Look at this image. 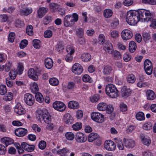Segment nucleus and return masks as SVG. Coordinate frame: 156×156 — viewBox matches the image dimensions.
Wrapping results in <instances>:
<instances>
[{
    "instance_id": "nucleus-1",
    "label": "nucleus",
    "mask_w": 156,
    "mask_h": 156,
    "mask_svg": "<svg viewBox=\"0 0 156 156\" xmlns=\"http://www.w3.org/2000/svg\"><path fill=\"white\" fill-rule=\"evenodd\" d=\"M153 15L149 10L141 9L138 11L130 10L128 12L126 20L130 25H134L139 21L148 22L151 21Z\"/></svg>"
},
{
    "instance_id": "nucleus-2",
    "label": "nucleus",
    "mask_w": 156,
    "mask_h": 156,
    "mask_svg": "<svg viewBox=\"0 0 156 156\" xmlns=\"http://www.w3.org/2000/svg\"><path fill=\"white\" fill-rule=\"evenodd\" d=\"M36 118L41 122L43 120L47 124L51 123V121L50 115L48 110L45 109L37 110L36 114Z\"/></svg>"
},
{
    "instance_id": "nucleus-3",
    "label": "nucleus",
    "mask_w": 156,
    "mask_h": 156,
    "mask_svg": "<svg viewBox=\"0 0 156 156\" xmlns=\"http://www.w3.org/2000/svg\"><path fill=\"white\" fill-rule=\"evenodd\" d=\"M106 94L111 97L114 98L119 95V91L115 86L112 84H108L105 87Z\"/></svg>"
},
{
    "instance_id": "nucleus-4",
    "label": "nucleus",
    "mask_w": 156,
    "mask_h": 156,
    "mask_svg": "<svg viewBox=\"0 0 156 156\" xmlns=\"http://www.w3.org/2000/svg\"><path fill=\"white\" fill-rule=\"evenodd\" d=\"M144 68L146 73L148 75H151L152 73L153 67L151 62L146 59L144 63Z\"/></svg>"
},
{
    "instance_id": "nucleus-5",
    "label": "nucleus",
    "mask_w": 156,
    "mask_h": 156,
    "mask_svg": "<svg viewBox=\"0 0 156 156\" xmlns=\"http://www.w3.org/2000/svg\"><path fill=\"white\" fill-rule=\"evenodd\" d=\"M91 118L97 122L101 123L104 121V115L98 112H93L91 114Z\"/></svg>"
},
{
    "instance_id": "nucleus-6",
    "label": "nucleus",
    "mask_w": 156,
    "mask_h": 156,
    "mask_svg": "<svg viewBox=\"0 0 156 156\" xmlns=\"http://www.w3.org/2000/svg\"><path fill=\"white\" fill-rule=\"evenodd\" d=\"M121 35L123 40L126 41L130 39L133 37V34L129 30L125 29L121 32Z\"/></svg>"
},
{
    "instance_id": "nucleus-7",
    "label": "nucleus",
    "mask_w": 156,
    "mask_h": 156,
    "mask_svg": "<svg viewBox=\"0 0 156 156\" xmlns=\"http://www.w3.org/2000/svg\"><path fill=\"white\" fill-rule=\"evenodd\" d=\"M54 108L59 112H63L65 110L66 107L64 104L61 101H56L53 104Z\"/></svg>"
},
{
    "instance_id": "nucleus-8",
    "label": "nucleus",
    "mask_w": 156,
    "mask_h": 156,
    "mask_svg": "<svg viewBox=\"0 0 156 156\" xmlns=\"http://www.w3.org/2000/svg\"><path fill=\"white\" fill-rule=\"evenodd\" d=\"M66 51L68 54L66 57V61L70 62L73 60V57L71 55L74 52V48L70 46H68L66 48Z\"/></svg>"
},
{
    "instance_id": "nucleus-9",
    "label": "nucleus",
    "mask_w": 156,
    "mask_h": 156,
    "mask_svg": "<svg viewBox=\"0 0 156 156\" xmlns=\"http://www.w3.org/2000/svg\"><path fill=\"white\" fill-rule=\"evenodd\" d=\"M24 100L26 103L29 106L32 105L35 101L34 97L31 94L29 93L25 95Z\"/></svg>"
},
{
    "instance_id": "nucleus-10",
    "label": "nucleus",
    "mask_w": 156,
    "mask_h": 156,
    "mask_svg": "<svg viewBox=\"0 0 156 156\" xmlns=\"http://www.w3.org/2000/svg\"><path fill=\"white\" fill-rule=\"evenodd\" d=\"M75 139L78 143H83L87 141V137L83 133L79 132L76 134Z\"/></svg>"
},
{
    "instance_id": "nucleus-11",
    "label": "nucleus",
    "mask_w": 156,
    "mask_h": 156,
    "mask_svg": "<svg viewBox=\"0 0 156 156\" xmlns=\"http://www.w3.org/2000/svg\"><path fill=\"white\" fill-rule=\"evenodd\" d=\"M63 22L64 26L66 27H71L74 24L73 22L72 15H67L65 16Z\"/></svg>"
},
{
    "instance_id": "nucleus-12",
    "label": "nucleus",
    "mask_w": 156,
    "mask_h": 156,
    "mask_svg": "<svg viewBox=\"0 0 156 156\" xmlns=\"http://www.w3.org/2000/svg\"><path fill=\"white\" fill-rule=\"evenodd\" d=\"M132 93V90L126 86H123L121 89V94L122 97L126 98L130 96Z\"/></svg>"
},
{
    "instance_id": "nucleus-13",
    "label": "nucleus",
    "mask_w": 156,
    "mask_h": 156,
    "mask_svg": "<svg viewBox=\"0 0 156 156\" xmlns=\"http://www.w3.org/2000/svg\"><path fill=\"white\" fill-rule=\"evenodd\" d=\"M104 147L106 150L111 151L115 149L116 145L113 142L108 140L105 142Z\"/></svg>"
},
{
    "instance_id": "nucleus-14",
    "label": "nucleus",
    "mask_w": 156,
    "mask_h": 156,
    "mask_svg": "<svg viewBox=\"0 0 156 156\" xmlns=\"http://www.w3.org/2000/svg\"><path fill=\"white\" fill-rule=\"evenodd\" d=\"M72 70L73 72L75 74L80 75L82 72L83 69L80 65L76 63L73 66Z\"/></svg>"
},
{
    "instance_id": "nucleus-15",
    "label": "nucleus",
    "mask_w": 156,
    "mask_h": 156,
    "mask_svg": "<svg viewBox=\"0 0 156 156\" xmlns=\"http://www.w3.org/2000/svg\"><path fill=\"white\" fill-rule=\"evenodd\" d=\"M48 11V9L47 7H39L37 11L38 17L39 18H42Z\"/></svg>"
},
{
    "instance_id": "nucleus-16",
    "label": "nucleus",
    "mask_w": 156,
    "mask_h": 156,
    "mask_svg": "<svg viewBox=\"0 0 156 156\" xmlns=\"http://www.w3.org/2000/svg\"><path fill=\"white\" fill-rule=\"evenodd\" d=\"M15 112L19 115H21L26 113V110L20 103H17L14 109Z\"/></svg>"
},
{
    "instance_id": "nucleus-17",
    "label": "nucleus",
    "mask_w": 156,
    "mask_h": 156,
    "mask_svg": "<svg viewBox=\"0 0 156 156\" xmlns=\"http://www.w3.org/2000/svg\"><path fill=\"white\" fill-rule=\"evenodd\" d=\"M27 132V129L20 128L16 129L15 130V133L17 136L22 137L24 136Z\"/></svg>"
},
{
    "instance_id": "nucleus-18",
    "label": "nucleus",
    "mask_w": 156,
    "mask_h": 156,
    "mask_svg": "<svg viewBox=\"0 0 156 156\" xmlns=\"http://www.w3.org/2000/svg\"><path fill=\"white\" fill-rule=\"evenodd\" d=\"M32 12V9L31 7H25L20 10V13L21 15L27 16Z\"/></svg>"
},
{
    "instance_id": "nucleus-19",
    "label": "nucleus",
    "mask_w": 156,
    "mask_h": 156,
    "mask_svg": "<svg viewBox=\"0 0 156 156\" xmlns=\"http://www.w3.org/2000/svg\"><path fill=\"white\" fill-rule=\"evenodd\" d=\"M36 72L34 69H30L28 72V75L29 77L35 81L38 80L37 74H36Z\"/></svg>"
},
{
    "instance_id": "nucleus-20",
    "label": "nucleus",
    "mask_w": 156,
    "mask_h": 156,
    "mask_svg": "<svg viewBox=\"0 0 156 156\" xmlns=\"http://www.w3.org/2000/svg\"><path fill=\"white\" fill-rule=\"evenodd\" d=\"M21 145L23 149L28 152H32L33 151L35 147L34 145H30L26 142H23Z\"/></svg>"
},
{
    "instance_id": "nucleus-21",
    "label": "nucleus",
    "mask_w": 156,
    "mask_h": 156,
    "mask_svg": "<svg viewBox=\"0 0 156 156\" xmlns=\"http://www.w3.org/2000/svg\"><path fill=\"white\" fill-rule=\"evenodd\" d=\"M63 120L64 122L68 125L72 123L73 122V118L69 113H66L64 115Z\"/></svg>"
},
{
    "instance_id": "nucleus-22",
    "label": "nucleus",
    "mask_w": 156,
    "mask_h": 156,
    "mask_svg": "<svg viewBox=\"0 0 156 156\" xmlns=\"http://www.w3.org/2000/svg\"><path fill=\"white\" fill-rule=\"evenodd\" d=\"M146 95L147 99L150 100H154L156 97L155 93L151 90H147Z\"/></svg>"
},
{
    "instance_id": "nucleus-23",
    "label": "nucleus",
    "mask_w": 156,
    "mask_h": 156,
    "mask_svg": "<svg viewBox=\"0 0 156 156\" xmlns=\"http://www.w3.org/2000/svg\"><path fill=\"white\" fill-rule=\"evenodd\" d=\"M1 141L2 143L4 144L6 146L9 144L14 143V141L12 138L9 137H4L1 139Z\"/></svg>"
},
{
    "instance_id": "nucleus-24",
    "label": "nucleus",
    "mask_w": 156,
    "mask_h": 156,
    "mask_svg": "<svg viewBox=\"0 0 156 156\" xmlns=\"http://www.w3.org/2000/svg\"><path fill=\"white\" fill-rule=\"evenodd\" d=\"M68 107L71 109H77L79 108V105L77 102L72 101L69 102Z\"/></svg>"
},
{
    "instance_id": "nucleus-25",
    "label": "nucleus",
    "mask_w": 156,
    "mask_h": 156,
    "mask_svg": "<svg viewBox=\"0 0 156 156\" xmlns=\"http://www.w3.org/2000/svg\"><path fill=\"white\" fill-rule=\"evenodd\" d=\"M125 146L128 148H133L135 145L134 141L131 140L124 139Z\"/></svg>"
},
{
    "instance_id": "nucleus-26",
    "label": "nucleus",
    "mask_w": 156,
    "mask_h": 156,
    "mask_svg": "<svg viewBox=\"0 0 156 156\" xmlns=\"http://www.w3.org/2000/svg\"><path fill=\"white\" fill-rule=\"evenodd\" d=\"M112 69V67L110 66H105L103 70V73L104 75H108L111 73Z\"/></svg>"
},
{
    "instance_id": "nucleus-27",
    "label": "nucleus",
    "mask_w": 156,
    "mask_h": 156,
    "mask_svg": "<svg viewBox=\"0 0 156 156\" xmlns=\"http://www.w3.org/2000/svg\"><path fill=\"white\" fill-rule=\"evenodd\" d=\"M45 65L46 67L48 69H50L53 65V62L52 60L50 58H47L45 60Z\"/></svg>"
},
{
    "instance_id": "nucleus-28",
    "label": "nucleus",
    "mask_w": 156,
    "mask_h": 156,
    "mask_svg": "<svg viewBox=\"0 0 156 156\" xmlns=\"http://www.w3.org/2000/svg\"><path fill=\"white\" fill-rule=\"evenodd\" d=\"M136 48V43L133 41H131L129 44V51L131 53L134 52Z\"/></svg>"
},
{
    "instance_id": "nucleus-29",
    "label": "nucleus",
    "mask_w": 156,
    "mask_h": 156,
    "mask_svg": "<svg viewBox=\"0 0 156 156\" xmlns=\"http://www.w3.org/2000/svg\"><path fill=\"white\" fill-rule=\"evenodd\" d=\"M91 58L90 55L88 53H84L81 56V58L83 61L88 62L90 60Z\"/></svg>"
},
{
    "instance_id": "nucleus-30",
    "label": "nucleus",
    "mask_w": 156,
    "mask_h": 156,
    "mask_svg": "<svg viewBox=\"0 0 156 156\" xmlns=\"http://www.w3.org/2000/svg\"><path fill=\"white\" fill-rule=\"evenodd\" d=\"M105 50L108 53L111 54L113 50V46L112 44L110 42L105 43L104 46Z\"/></svg>"
},
{
    "instance_id": "nucleus-31",
    "label": "nucleus",
    "mask_w": 156,
    "mask_h": 156,
    "mask_svg": "<svg viewBox=\"0 0 156 156\" xmlns=\"http://www.w3.org/2000/svg\"><path fill=\"white\" fill-rule=\"evenodd\" d=\"M108 107V105L105 103L101 102L99 103L98 105L97 109L100 111L105 110Z\"/></svg>"
},
{
    "instance_id": "nucleus-32",
    "label": "nucleus",
    "mask_w": 156,
    "mask_h": 156,
    "mask_svg": "<svg viewBox=\"0 0 156 156\" xmlns=\"http://www.w3.org/2000/svg\"><path fill=\"white\" fill-rule=\"evenodd\" d=\"M98 136V135L96 133H91L88 136V140L89 142H92L97 139Z\"/></svg>"
},
{
    "instance_id": "nucleus-33",
    "label": "nucleus",
    "mask_w": 156,
    "mask_h": 156,
    "mask_svg": "<svg viewBox=\"0 0 156 156\" xmlns=\"http://www.w3.org/2000/svg\"><path fill=\"white\" fill-rule=\"evenodd\" d=\"M104 16L106 18H109L111 17L113 14L112 11L110 9H106L104 10Z\"/></svg>"
},
{
    "instance_id": "nucleus-34",
    "label": "nucleus",
    "mask_w": 156,
    "mask_h": 156,
    "mask_svg": "<svg viewBox=\"0 0 156 156\" xmlns=\"http://www.w3.org/2000/svg\"><path fill=\"white\" fill-rule=\"evenodd\" d=\"M69 151V150L66 148H64L62 149H60L57 151L58 154L61 156H65L66 154Z\"/></svg>"
},
{
    "instance_id": "nucleus-35",
    "label": "nucleus",
    "mask_w": 156,
    "mask_h": 156,
    "mask_svg": "<svg viewBox=\"0 0 156 156\" xmlns=\"http://www.w3.org/2000/svg\"><path fill=\"white\" fill-rule=\"evenodd\" d=\"M66 138L69 140H72L74 138V135L71 132H67L65 134Z\"/></svg>"
},
{
    "instance_id": "nucleus-36",
    "label": "nucleus",
    "mask_w": 156,
    "mask_h": 156,
    "mask_svg": "<svg viewBox=\"0 0 156 156\" xmlns=\"http://www.w3.org/2000/svg\"><path fill=\"white\" fill-rule=\"evenodd\" d=\"M140 137L142 143L144 145L148 146L151 143V140L145 138L143 135H141Z\"/></svg>"
},
{
    "instance_id": "nucleus-37",
    "label": "nucleus",
    "mask_w": 156,
    "mask_h": 156,
    "mask_svg": "<svg viewBox=\"0 0 156 156\" xmlns=\"http://www.w3.org/2000/svg\"><path fill=\"white\" fill-rule=\"evenodd\" d=\"M52 20V17L50 16L47 15L43 19V23L44 25H47Z\"/></svg>"
},
{
    "instance_id": "nucleus-38",
    "label": "nucleus",
    "mask_w": 156,
    "mask_h": 156,
    "mask_svg": "<svg viewBox=\"0 0 156 156\" xmlns=\"http://www.w3.org/2000/svg\"><path fill=\"white\" fill-rule=\"evenodd\" d=\"M127 81L129 83H133L135 82L136 78L132 74L128 75L126 78Z\"/></svg>"
},
{
    "instance_id": "nucleus-39",
    "label": "nucleus",
    "mask_w": 156,
    "mask_h": 156,
    "mask_svg": "<svg viewBox=\"0 0 156 156\" xmlns=\"http://www.w3.org/2000/svg\"><path fill=\"white\" fill-rule=\"evenodd\" d=\"M49 7L51 11L55 12L58 9L59 5L57 4L51 3L49 4Z\"/></svg>"
},
{
    "instance_id": "nucleus-40",
    "label": "nucleus",
    "mask_w": 156,
    "mask_h": 156,
    "mask_svg": "<svg viewBox=\"0 0 156 156\" xmlns=\"http://www.w3.org/2000/svg\"><path fill=\"white\" fill-rule=\"evenodd\" d=\"M50 84L54 86H56L59 84V81L58 80L54 77L51 78L49 80Z\"/></svg>"
},
{
    "instance_id": "nucleus-41",
    "label": "nucleus",
    "mask_w": 156,
    "mask_h": 156,
    "mask_svg": "<svg viewBox=\"0 0 156 156\" xmlns=\"http://www.w3.org/2000/svg\"><path fill=\"white\" fill-rule=\"evenodd\" d=\"M136 119L142 121L145 119V117L144 113L142 112H139L136 115Z\"/></svg>"
},
{
    "instance_id": "nucleus-42",
    "label": "nucleus",
    "mask_w": 156,
    "mask_h": 156,
    "mask_svg": "<svg viewBox=\"0 0 156 156\" xmlns=\"http://www.w3.org/2000/svg\"><path fill=\"white\" fill-rule=\"evenodd\" d=\"M73 129L77 131L81 129L82 128V123L80 122H77L72 126Z\"/></svg>"
},
{
    "instance_id": "nucleus-43",
    "label": "nucleus",
    "mask_w": 156,
    "mask_h": 156,
    "mask_svg": "<svg viewBox=\"0 0 156 156\" xmlns=\"http://www.w3.org/2000/svg\"><path fill=\"white\" fill-rule=\"evenodd\" d=\"M142 36L143 39L146 42L150 40L151 37L150 34L146 32L143 33Z\"/></svg>"
},
{
    "instance_id": "nucleus-44",
    "label": "nucleus",
    "mask_w": 156,
    "mask_h": 156,
    "mask_svg": "<svg viewBox=\"0 0 156 156\" xmlns=\"http://www.w3.org/2000/svg\"><path fill=\"white\" fill-rule=\"evenodd\" d=\"M26 33L27 34L30 35L32 36L34 34L33 31V27L31 25H28L26 28Z\"/></svg>"
},
{
    "instance_id": "nucleus-45",
    "label": "nucleus",
    "mask_w": 156,
    "mask_h": 156,
    "mask_svg": "<svg viewBox=\"0 0 156 156\" xmlns=\"http://www.w3.org/2000/svg\"><path fill=\"white\" fill-rule=\"evenodd\" d=\"M35 98L36 100L39 102H42L44 100L43 96L41 93L39 92L36 94Z\"/></svg>"
},
{
    "instance_id": "nucleus-46",
    "label": "nucleus",
    "mask_w": 156,
    "mask_h": 156,
    "mask_svg": "<svg viewBox=\"0 0 156 156\" xmlns=\"http://www.w3.org/2000/svg\"><path fill=\"white\" fill-rule=\"evenodd\" d=\"M17 72L13 70H11L10 71L9 73V76L11 80L15 79L16 77Z\"/></svg>"
},
{
    "instance_id": "nucleus-47",
    "label": "nucleus",
    "mask_w": 156,
    "mask_h": 156,
    "mask_svg": "<svg viewBox=\"0 0 156 156\" xmlns=\"http://www.w3.org/2000/svg\"><path fill=\"white\" fill-rule=\"evenodd\" d=\"M100 99V96L98 94H95L91 97L90 100L92 102H96L98 101Z\"/></svg>"
},
{
    "instance_id": "nucleus-48",
    "label": "nucleus",
    "mask_w": 156,
    "mask_h": 156,
    "mask_svg": "<svg viewBox=\"0 0 156 156\" xmlns=\"http://www.w3.org/2000/svg\"><path fill=\"white\" fill-rule=\"evenodd\" d=\"M7 92L6 87L4 85L0 86V94L2 95L5 94Z\"/></svg>"
},
{
    "instance_id": "nucleus-49",
    "label": "nucleus",
    "mask_w": 156,
    "mask_h": 156,
    "mask_svg": "<svg viewBox=\"0 0 156 156\" xmlns=\"http://www.w3.org/2000/svg\"><path fill=\"white\" fill-rule=\"evenodd\" d=\"M40 41L37 39H35L33 41L34 47L36 48H39L40 47Z\"/></svg>"
},
{
    "instance_id": "nucleus-50",
    "label": "nucleus",
    "mask_w": 156,
    "mask_h": 156,
    "mask_svg": "<svg viewBox=\"0 0 156 156\" xmlns=\"http://www.w3.org/2000/svg\"><path fill=\"white\" fill-rule=\"evenodd\" d=\"M152 124L150 122H147L145 123L143 126V129L145 130H149L152 128Z\"/></svg>"
},
{
    "instance_id": "nucleus-51",
    "label": "nucleus",
    "mask_w": 156,
    "mask_h": 156,
    "mask_svg": "<svg viewBox=\"0 0 156 156\" xmlns=\"http://www.w3.org/2000/svg\"><path fill=\"white\" fill-rule=\"evenodd\" d=\"M24 25L23 22L19 20H16L15 21V25L16 27H20L23 26Z\"/></svg>"
},
{
    "instance_id": "nucleus-52",
    "label": "nucleus",
    "mask_w": 156,
    "mask_h": 156,
    "mask_svg": "<svg viewBox=\"0 0 156 156\" xmlns=\"http://www.w3.org/2000/svg\"><path fill=\"white\" fill-rule=\"evenodd\" d=\"M105 41V36L102 34H100L98 37V42L100 44H103Z\"/></svg>"
},
{
    "instance_id": "nucleus-53",
    "label": "nucleus",
    "mask_w": 156,
    "mask_h": 156,
    "mask_svg": "<svg viewBox=\"0 0 156 156\" xmlns=\"http://www.w3.org/2000/svg\"><path fill=\"white\" fill-rule=\"evenodd\" d=\"M52 35V32L50 30H47L45 31L44 34V36L47 38L51 37Z\"/></svg>"
},
{
    "instance_id": "nucleus-54",
    "label": "nucleus",
    "mask_w": 156,
    "mask_h": 156,
    "mask_svg": "<svg viewBox=\"0 0 156 156\" xmlns=\"http://www.w3.org/2000/svg\"><path fill=\"white\" fill-rule=\"evenodd\" d=\"M56 49L58 52H62L64 48L61 42H59L57 44L56 46Z\"/></svg>"
},
{
    "instance_id": "nucleus-55",
    "label": "nucleus",
    "mask_w": 156,
    "mask_h": 156,
    "mask_svg": "<svg viewBox=\"0 0 156 156\" xmlns=\"http://www.w3.org/2000/svg\"><path fill=\"white\" fill-rule=\"evenodd\" d=\"M83 30L82 28H79L76 30V34L79 37H83Z\"/></svg>"
},
{
    "instance_id": "nucleus-56",
    "label": "nucleus",
    "mask_w": 156,
    "mask_h": 156,
    "mask_svg": "<svg viewBox=\"0 0 156 156\" xmlns=\"http://www.w3.org/2000/svg\"><path fill=\"white\" fill-rule=\"evenodd\" d=\"M117 145L119 149L120 150H123L124 148L123 144L121 140H118L116 142Z\"/></svg>"
},
{
    "instance_id": "nucleus-57",
    "label": "nucleus",
    "mask_w": 156,
    "mask_h": 156,
    "mask_svg": "<svg viewBox=\"0 0 156 156\" xmlns=\"http://www.w3.org/2000/svg\"><path fill=\"white\" fill-rule=\"evenodd\" d=\"M12 93L9 92L4 97V99L6 101H10L12 99Z\"/></svg>"
},
{
    "instance_id": "nucleus-58",
    "label": "nucleus",
    "mask_w": 156,
    "mask_h": 156,
    "mask_svg": "<svg viewBox=\"0 0 156 156\" xmlns=\"http://www.w3.org/2000/svg\"><path fill=\"white\" fill-rule=\"evenodd\" d=\"M143 3L149 4L152 5L156 4V0H142Z\"/></svg>"
},
{
    "instance_id": "nucleus-59",
    "label": "nucleus",
    "mask_w": 156,
    "mask_h": 156,
    "mask_svg": "<svg viewBox=\"0 0 156 156\" xmlns=\"http://www.w3.org/2000/svg\"><path fill=\"white\" fill-rule=\"evenodd\" d=\"M12 66V63L9 61L7 62L4 66V69L6 72L9 71Z\"/></svg>"
},
{
    "instance_id": "nucleus-60",
    "label": "nucleus",
    "mask_w": 156,
    "mask_h": 156,
    "mask_svg": "<svg viewBox=\"0 0 156 156\" xmlns=\"http://www.w3.org/2000/svg\"><path fill=\"white\" fill-rule=\"evenodd\" d=\"M28 41L26 40H22L20 44V47L21 48H24L28 44Z\"/></svg>"
},
{
    "instance_id": "nucleus-61",
    "label": "nucleus",
    "mask_w": 156,
    "mask_h": 156,
    "mask_svg": "<svg viewBox=\"0 0 156 156\" xmlns=\"http://www.w3.org/2000/svg\"><path fill=\"white\" fill-rule=\"evenodd\" d=\"M46 146V143L43 140L41 141L38 144L39 147L42 150L44 149L45 148Z\"/></svg>"
},
{
    "instance_id": "nucleus-62",
    "label": "nucleus",
    "mask_w": 156,
    "mask_h": 156,
    "mask_svg": "<svg viewBox=\"0 0 156 156\" xmlns=\"http://www.w3.org/2000/svg\"><path fill=\"white\" fill-rule=\"evenodd\" d=\"M15 34L13 32L10 33L9 35L8 40L11 42H13L15 38Z\"/></svg>"
},
{
    "instance_id": "nucleus-63",
    "label": "nucleus",
    "mask_w": 156,
    "mask_h": 156,
    "mask_svg": "<svg viewBox=\"0 0 156 156\" xmlns=\"http://www.w3.org/2000/svg\"><path fill=\"white\" fill-rule=\"evenodd\" d=\"M113 55L116 59H119L121 57V55L120 53L116 50L114 51Z\"/></svg>"
},
{
    "instance_id": "nucleus-64",
    "label": "nucleus",
    "mask_w": 156,
    "mask_h": 156,
    "mask_svg": "<svg viewBox=\"0 0 156 156\" xmlns=\"http://www.w3.org/2000/svg\"><path fill=\"white\" fill-rule=\"evenodd\" d=\"M119 24V21L118 19H115L111 23V26L114 28H115Z\"/></svg>"
}]
</instances>
